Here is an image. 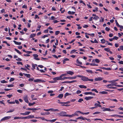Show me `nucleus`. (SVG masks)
<instances>
[{
	"label": "nucleus",
	"instance_id": "f03ea898",
	"mask_svg": "<svg viewBox=\"0 0 123 123\" xmlns=\"http://www.w3.org/2000/svg\"><path fill=\"white\" fill-rule=\"evenodd\" d=\"M28 81H29L31 82L33 81L35 82H45V81L43 80L40 79H37L36 80H34V78H31L29 79L28 80Z\"/></svg>",
	"mask_w": 123,
	"mask_h": 123
},
{
	"label": "nucleus",
	"instance_id": "b1692460",
	"mask_svg": "<svg viewBox=\"0 0 123 123\" xmlns=\"http://www.w3.org/2000/svg\"><path fill=\"white\" fill-rule=\"evenodd\" d=\"M68 13L69 14L73 15L75 13V12H71L70 11H69L68 12Z\"/></svg>",
	"mask_w": 123,
	"mask_h": 123
},
{
	"label": "nucleus",
	"instance_id": "a211bd4d",
	"mask_svg": "<svg viewBox=\"0 0 123 123\" xmlns=\"http://www.w3.org/2000/svg\"><path fill=\"white\" fill-rule=\"evenodd\" d=\"M69 60V59L68 58H66L64 59L63 61V64H65L66 63V61H68Z\"/></svg>",
	"mask_w": 123,
	"mask_h": 123
},
{
	"label": "nucleus",
	"instance_id": "6e6d98bb",
	"mask_svg": "<svg viewBox=\"0 0 123 123\" xmlns=\"http://www.w3.org/2000/svg\"><path fill=\"white\" fill-rule=\"evenodd\" d=\"M76 50L75 49H73L70 52V53L72 54L73 53L75 52Z\"/></svg>",
	"mask_w": 123,
	"mask_h": 123
},
{
	"label": "nucleus",
	"instance_id": "39448f33",
	"mask_svg": "<svg viewBox=\"0 0 123 123\" xmlns=\"http://www.w3.org/2000/svg\"><path fill=\"white\" fill-rule=\"evenodd\" d=\"M111 84H109L107 86H116V85L117 84V83L116 82H111Z\"/></svg>",
	"mask_w": 123,
	"mask_h": 123
},
{
	"label": "nucleus",
	"instance_id": "e433bc0d",
	"mask_svg": "<svg viewBox=\"0 0 123 123\" xmlns=\"http://www.w3.org/2000/svg\"><path fill=\"white\" fill-rule=\"evenodd\" d=\"M100 93H101L102 94H107V92L106 91H102L100 92Z\"/></svg>",
	"mask_w": 123,
	"mask_h": 123
},
{
	"label": "nucleus",
	"instance_id": "9b49d317",
	"mask_svg": "<svg viewBox=\"0 0 123 123\" xmlns=\"http://www.w3.org/2000/svg\"><path fill=\"white\" fill-rule=\"evenodd\" d=\"M78 112H79V113H81V114L83 115H87L89 113L88 112H86V113H84L83 112H81L79 111H78Z\"/></svg>",
	"mask_w": 123,
	"mask_h": 123
},
{
	"label": "nucleus",
	"instance_id": "a19ab883",
	"mask_svg": "<svg viewBox=\"0 0 123 123\" xmlns=\"http://www.w3.org/2000/svg\"><path fill=\"white\" fill-rule=\"evenodd\" d=\"M60 33L59 31H56L55 32V34L56 35H57Z\"/></svg>",
	"mask_w": 123,
	"mask_h": 123
},
{
	"label": "nucleus",
	"instance_id": "8fccbe9b",
	"mask_svg": "<svg viewBox=\"0 0 123 123\" xmlns=\"http://www.w3.org/2000/svg\"><path fill=\"white\" fill-rule=\"evenodd\" d=\"M91 91H94L95 92H96L97 93H98V92L97 91V90L96 89H93Z\"/></svg>",
	"mask_w": 123,
	"mask_h": 123
},
{
	"label": "nucleus",
	"instance_id": "2eb2a0df",
	"mask_svg": "<svg viewBox=\"0 0 123 123\" xmlns=\"http://www.w3.org/2000/svg\"><path fill=\"white\" fill-rule=\"evenodd\" d=\"M13 42L15 43L17 45H20L21 44V42H17L15 40L13 41Z\"/></svg>",
	"mask_w": 123,
	"mask_h": 123
},
{
	"label": "nucleus",
	"instance_id": "72a5a7b5",
	"mask_svg": "<svg viewBox=\"0 0 123 123\" xmlns=\"http://www.w3.org/2000/svg\"><path fill=\"white\" fill-rule=\"evenodd\" d=\"M77 63L78 64L80 65H82V63L80 62L79 61V60L78 59H77L76 61Z\"/></svg>",
	"mask_w": 123,
	"mask_h": 123
},
{
	"label": "nucleus",
	"instance_id": "f8f14e48",
	"mask_svg": "<svg viewBox=\"0 0 123 123\" xmlns=\"http://www.w3.org/2000/svg\"><path fill=\"white\" fill-rule=\"evenodd\" d=\"M103 79V78L101 77L96 78L94 80L96 81H99Z\"/></svg>",
	"mask_w": 123,
	"mask_h": 123
},
{
	"label": "nucleus",
	"instance_id": "338daca9",
	"mask_svg": "<svg viewBox=\"0 0 123 123\" xmlns=\"http://www.w3.org/2000/svg\"><path fill=\"white\" fill-rule=\"evenodd\" d=\"M22 7L23 8H27V6L26 5H24Z\"/></svg>",
	"mask_w": 123,
	"mask_h": 123
},
{
	"label": "nucleus",
	"instance_id": "de8ad7c7",
	"mask_svg": "<svg viewBox=\"0 0 123 123\" xmlns=\"http://www.w3.org/2000/svg\"><path fill=\"white\" fill-rule=\"evenodd\" d=\"M118 37L116 36H115L114 37L112 38V39H115L116 40H117L118 39Z\"/></svg>",
	"mask_w": 123,
	"mask_h": 123
},
{
	"label": "nucleus",
	"instance_id": "f257e3e1",
	"mask_svg": "<svg viewBox=\"0 0 123 123\" xmlns=\"http://www.w3.org/2000/svg\"><path fill=\"white\" fill-rule=\"evenodd\" d=\"M78 77L81 78V80L84 81H90L92 82L93 81V79H90L84 76L80 75H77Z\"/></svg>",
	"mask_w": 123,
	"mask_h": 123
},
{
	"label": "nucleus",
	"instance_id": "1a4fd4ad",
	"mask_svg": "<svg viewBox=\"0 0 123 123\" xmlns=\"http://www.w3.org/2000/svg\"><path fill=\"white\" fill-rule=\"evenodd\" d=\"M24 99L25 101L27 103H28L29 101L28 100V97L27 96H25L24 97Z\"/></svg>",
	"mask_w": 123,
	"mask_h": 123
},
{
	"label": "nucleus",
	"instance_id": "a18cd8bd",
	"mask_svg": "<svg viewBox=\"0 0 123 123\" xmlns=\"http://www.w3.org/2000/svg\"><path fill=\"white\" fill-rule=\"evenodd\" d=\"M108 88L109 89H116V87H108Z\"/></svg>",
	"mask_w": 123,
	"mask_h": 123
},
{
	"label": "nucleus",
	"instance_id": "4c0bfd02",
	"mask_svg": "<svg viewBox=\"0 0 123 123\" xmlns=\"http://www.w3.org/2000/svg\"><path fill=\"white\" fill-rule=\"evenodd\" d=\"M36 104L35 102H34L33 103H29V106H32L34 104Z\"/></svg>",
	"mask_w": 123,
	"mask_h": 123
},
{
	"label": "nucleus",
	"instance_id": "cd10ccee",
	"mask_svg": "<svg viewBox=\"0 0 123 123\" xmlns=\"http://www.w3.org/2000/svg\"><path fill=\"white\" fill-rule=\"evenodd\" d=\"M36 35V34H31L30 35V37L31 38H32L33 37H35Z\"/></svg>",
	"mask_w": 123,
	"mask_h": 123
},
{
	"label": "nucleus",
	"instance_id": "79ce46f5",
	"mask_svg": "<svg viewBox=\"0 0 123 123\" xmlns=\"http://www.w3.org/2000/svg\"><path fill=\"white\" fill-rule=\"evenodd\" d=\"M95 61L97 63H98L100 62L99 60L98 59H95Z\"/></svg>",
	"mask_w": 123,
	"mask_h": 123
},
{
	"label": "nucleus",
	"instance_id": "bb28decb",
	"mask_svg": "<svg viewBox=\"0 0 123 123\" xmlns=\"http://www.w3.org/2000/svg\"><path fill=\"white\" fill-rule=\"evenodd\" d=\"M92 93V92H85L84 93V94L85 95H87L88 94H91Z\"/></svg>",
	"mask_w": 123,
	"mask_h": 123
},
{
	"label": "nucleus",
	"instance_id": "37998d69",
	"mask_svg": "<svg viewBox=\"0 0 123 123\" xmlns=\"http://www.w3.org/2000/svg\"><path fill=\"white\" fill-rule=\"evenodd\" d=\"M14 111V109H13L12 110H10L7 112V113L12 112Z\"/></svg>",
	"mask_w": 123,
	"mask_h": 123
},
{
	"label": "nucleus",
	"instance_id": "423d86ee",
	"mask_svg": "<svg viewBox=\"0 0 123 123\" xmlns=\"http://www.w3.org/2000/svg\"><path fill=\"white\" fill-rule=\"evenodd\" d=\"M77 81L76 80H72L71 81H66L62 82V83H68L69 84H70L71 83H74V82H76Z\"/></svg>",
	"mask_w": 123,
	"mask_h": 123
},
{
	"label": "nucleus",
	"instance_id": "4468645a",
	"mask_svg": "<svg viewBox=\"0 0 123 123\" xmlns=\"http://www.w3.org/2000/svg\"><path fill=\"white\" fill-rule=\"evenodd\" d=\"M103 111H114L113 110H111V109L109 108H105V109L103 110Z\"/></svg>",
	"mask_w": 123,
	"mask_h": 123
},
{
	"label": "nucleus",
	"instance_id": "69168bd1",
	"mask_svg": "<svg viewBox=\"0 0 123 123\" xmlns=\"http://www.w3.org/2000/svg\"><path fill=\"white\" fill-rule=\"evenodd\" d=\"M48 37V36L47 35H44L42 37V38H44L46 37Z\"/></svg>",
	"mask_w": 123,
	"mask_h": 123
},
{
	"label": "nucleus",
	"instance_id": "f3484780",
	"mask_svg": "<svg viewBox=\"0 0 123 123\" xmlns=\"http://www.w3.org/2000/svg\"><path fill=\"white\" fill-rule=\"evenodd\" d=\"M67 73L71 75H72L74 74V73L72 71H69L67 72Z\"/></svg>",
	"mask_w": 123,
	"mask_h": 123
},
{
	"label": "nucleus",
	"instance_id": "bf43d9fd",
	"mask_svg": "<svg viewBox=\"0 0 123 123\" xmlns=\"http://www.w3.org/2000/svg\"><path fill=\"white\" fill-rule=\"evenodd\" d=\"M115 22H116V25H117L118 26V27H119V26L120 25L119 24H118V23L117 22V20H115Z\"/></svg>",
	"mask_w": 123,
	"mask_h": 123
},
{
	"label": "nucleus",
	"instance_id": "2f4dec72",
	"mask_svg": "<svg viewBox=\"0 0 123 123\" xmlns=\"http://www.w3.org/2000/svg\"><path fill=\"white\" fill-rule=\"evenodd\" d=\"M99 18V17L97 16H96L93 17V19H94L95 20H98Z\"/></svg>",
	"mask_w": 123,
	"mask_h": 123
},
{
	"label": "nucleus",
	"instance_id": "393cba45",
	"mask_svg": "<svg viewBox=\"0 0 123 123\" xmlns=\"http://www.w3.org/2000/svg\"><path fill=\"white\" fill-rule=\"evenodd\" d=\"M86 71L88 73H91L92 74L93 72L91 70H86Z\"/></svg>",
	"mask_w": 123,
	"mask_h": 123
},
{
	"label": "nucleus",
	"instance_id": "9d476101",
	"mask_svg": "<svg viewBox=\"0 0 123 123\" xmlns=\"http://www.w3.org/2000/svg\"><path fill=\"white\" fill-rule=\"evenodd\" d=\"M53 79L55 81H56L58 80H62L61 78L60 77V76L59 77H57L54 78Z\"/></svg>",
	"mask_w": 123,
	"mask_h": 123
},
{
	"label": "nucleus",
	"instance_id": "603ef678",
	"mask_svg": "<svg viewBox=\"0 0 123 123\" xmlns=\"http://www.w3.org/2000/svg\"><path fill=\"white\" fill-rule=\"evenodd\" d=\"M14 79L13 78H11L9 80L10 82H11L14 80Z\"/></svg>",
	"mask_w": 123,
	"mask_h": 123
},
{
	"label": "nucleus",
	"instance_id": "774afa93",
	"mask_svg": "<svg viewBox=\"0 0 123 123\" xmlns=\"http://www.w3.org/2000/svg\"><path fill=\"white\" fill-rule=\"evenodd\" d=\"M118 63L120 64H123V61H119L118 62Z\"/></svg>",
	"mask_w": 123,
	"mask_h": 123
},
{
	"label": "nucleus",
	"instance_id": "13d9d810",
	"mask_svg": "<svg viewBox=\"0 0 123 123\" xmlns=\"http://www.w3.org/2000/svg\"><path fill=\"white\" fill-rule=\"evenodd\" d=\"M17 91L20 93H22V91L21 90H17Z\"/></svg>",
	"mask_w": 123,
	"mask_h": 123
},
{
	"label": "nucleus",
	"instance_id": "dca6fc26",
	"mask_svg": "<svg viewBox=\"0 0 123 123\" xmlns=\"http://www.w3.org/2000/svg\"><path fill=\"white\" fill-rule=\"evenodd\" d=\"M63 94H60L57 97V98H59L61 99L63 96Z\"/></svg>",
	"mask_w": 123,
	"mask_h": 123
},
{
	"label": "nucleus",
	"instance_id": "0eeeda50",
	"mask_svg": "<svg viewBox=\"0 0 123 123\" xmlns=\"http://www.w3.org/2000/svg\"><path fill=\"white\" fill-rule=\"evenodd\" d=\"M11 117L10 116L2 118L0 120V122L2 121H4L10 118Z\"/></svg>",
	"mask_w": 123,
	"mask_h": 123
},
{
	"label": "nucleus",
	"instance_id": "864d4df0",
	"mask_svg": "<svg viewBox=\"0 0 123 123\" xmlns=\"http://www.w3.org/2000/svg\"><path fill=\"white\" fill-rule=\"evenodd\" d=\"M14 86V85L13 84H11L10 85H7V87H12Z\"/></svg>",
	"mask_w": 123,
	"mask_h": 123
},
{
	"label": "nucleus",
	"instance_id": "412c9836",
	"mask_svg": "<svg viewBox=\"0 0 123 123\" xmlns=\"http://www.w3.org/2000/svg\"><path fill=\"white\" fill-rule=\"evenodd\" d=\"M57 119H54L51 120H47V121H49L51 123H53L55 122L56 120Z\"/></svg>",
	"mask_w": 123,
	"mask_h": 123
},
{
	"label": "nucleus",
	"instance_id": "58836bf2",
	"mask_svg": "<svg viewBox=\"0 0 123 123\" xmlns=\"http://www.w3.org/2000/svg\"><path fill=\"white\" fill-rule=\"evenodd\" d=\"M1 83H7V81H6L5 80H2L1 81Z\"/></svg>",
	"mask_w": 123,
	"mask_h": 123
},
{
	"label": "nucleus",
	"instance_id": "7ed1b4c3",
	"mask_svg": "<svg viewBox=\"0 0 123 123\" xmlns=\"http://www.w3.org/2000/svg\"><path fill=\"white\" fill-rule=\"evenodd\" d=\"M34 117V116H27V117H15L14 119H19L22 118L23 119H26L32 118Z\"/></svg>",
	"mask_w": 123,
	"mask_h": 123
},
{
	"label": "nucleus",
	"instance_id": "052dcab7",
	"mask_svg": "<svg viewBox=\"0 0 123 123\" xmlns=\"http://www.w3.org/2000/svg\"><path fill=\"white\" fill-rule=\"evenodd\" d=\"M105 29L107 31H108L110 30V29L107 27H106L105 28Z\"/></svg>",
	"mask_w": 123,
	"mask_h": 123
},
{
	"label": "nucleus",
	"instance_id": "c85d7f7f",
	"mask_svg": "<svg viewBox=\"0 0 123 123\" xmlns=\"http://www.w3.org/2000/svg\"><path fill=\"white\" fill-rule=\"evenodd\" d=\"M95 105L96 107H100L101 106V105L97 103H95L94 104Z\"/></svg>",
	"mask_w": 123,
	"mask_h": 123
},
{
	"label": "nucleus",
	"instance_id": "ddd939ff",
	"mask_svg": "<svg viewBox=\"0 0 123 123\" xmlns=\"http://www.w3.org/2000/svg\"><path fill=\"white\" fill-rule=\"evenodd\" d=\"M93 98V97H86L84 98L86 100H88L91 99Z\"/></svg>",
	"mask_w": 123,
	"mask_h": 123
},
{
	"label": "nucleus",
	"instance_id": "e2e57ef3",
	"mask_svg": "<svg viewBox=\"0 0 123 123\" xmlns=\"http://www.w3.org/2000/svg\"><path fill=\"white\" fill-rule=\"evenodd\" d=\"M81 91L80 90H78L77 91L76 93L77 94H79L80 93H81Z\"/></svg>",
	"mask_w": 123,
	"mask_h": 123
},
{
	"label": "nucleus",
	"instance_id": "5701e85b",
	"mask_svg": "<svg viewBox=\"0 0 123 123\" xmlns=\"http://www.w3.org/2000/svg\"><path fill=\"white\" fill-rule=\"evenodd\" d=\"M112 67L113 68H114V67H116V68L115 69V70H117L118 69L117 67V66L116 64H115L112 65Z\"/></svg>",
	"mask_w": 123,
	"mask_h": 123
},
{
	"label": "nucleus",
	"instance_id": "c9c22d12",
	"mask_svg": "<svg viewBox=\"0 0 123 123\" xmlns=\"http://www.w3.org/2000/svg\"><path fill=\"white\" fill-rule=\"evenodd\" d=\"M118 80H119L118 79H117V80H112V81H109V82H115Z\"/></svg>",
	"mask_w": 123,
	"mask_h": 123
},
{
	"label": "nucleus",
	"instance_id": "6ab92c4d",
	"mask_svg": "<svg viewBox=\"0 0 123 123\" xmlns=\"http://www.w3.org/2000/svg\"><path fill=\"white\" fill-rule=\"evenodd\" d=\"M77 119H82L83 120H85L86 119L87 120V119H86L85 118L81 116L78 117L77 118Z\"/></svg>",
	"mask_w": 123,
	"mask_h": 123
},
{
	"label": "nucleus",
	"instance_id": "473e14b6",
	"mask_svg": "<svg viewBox=\"0 0 123 123\" xmlns=\"http://www.w3.org/2000/svg\"><path fill=\"white\" fill-rule=\"evenodd\" d=\"M79 111H76L74 113V114H72V115H77L78 114V113H79V112H78Z\"/></svg>",
	"mask_w": 123,
	"mask_h": 123
},
{
	"label": "nucleus",
	"instance_id": "20e7f679",
	"mask_svg": "<svg viewBox=\"0 0 123 123\" xmlns=\"http://www.w3.org/2000/svg\"><path fill=\"white\" fill-rule=\"evenodd\" d=\"M66 112L62 111L61 112L58 113V114L61 115H70L66 114Z\"/></svg>",
	"mask_w": 123,
	"mask_h": 123
},
{
	"label": "nucleus",
	"instance_id": "c03bdc74",
	"mask_svg": "<svg viewBox=\"0 0 123 123\" xmlns=\"http://www.w3.org/2000/svg\"><path fill=\"white\" fill-rule=\"evenodd\" d=\"M77 77V76H74V77H71V79H75Z\"/></svg>",
	"mask_w": 123,
	"mask_h": 123
},
{
	"label": "nucleus",
	"instance_id": "f704fd0d",
	"mask_svg": "<svg viewBox=\"0 0 123 123\" xmlns=\"http://www.w3.org/2000/svg\"><path fill=\"white\" fill-rule=\"evenodd\" d=\"M104 50H105L106 51L109 52V51H110V49L109 48H105Z\"/></svg>",
	"mask_w": 123,
	"mask_h": 123
},
{
	"label": "nucleus",
	"instance_id": "5fc2aeb1",
	"mask_svg": "<svg viewBox=\"0 0 123 123\" xmlns=\"http://www.w3.org/2000/svg\"><path fill=\"white\" fill-rule=\"evenodd\" d=\"M90 65H91V66H98V65L97 64H97H95L94 63H90Z\"/></svg>",
	"mask_w": 123,
	"mask_h": 123
},
{
	"label": "nucleus",
	"instance_id": "0e129e2a",
	"mask_svg": "<svg viewBox=\"0 0 123 123\" xmlns=\"http://www.w3.org/2000/svg\"><path fill=\"white\" fill-rule=\"evenodd\" d=\"M16 60L18 61H21L22 60V59L19 58H18L17 59H16Z\"/></svg>",
	"mask_w": 123,
	"mask_h": 123
},
{
	"label": "nucleus",
	"instance_id": "c756f323",
	"mask_svg": "<svg viewBox=\"0 0 123 123\" xmlns=\"http://www.w3.org/2000/svg\"><path fill=\"white\" fill-rule=\"evenodd\" d=\"M14 50L16 51L19 54H21L22 53L18 50L17 49H16L15 48L14 49Z\"/></svg>",
	"mask_w": 123,
	"mask_h": 123
},
{
	"label": "nucleus",
	"instance_id": "680f3d73",
	"mask_svg": "<svg viewBox=\"0 0 123 123\" xmlns=\"http://www.w3.org/2000/svg\"><path fill=\"white\" fill-rule=\"evenodd\" d=\"M17 63L18 65L21 64L22 65H23L22 63L20 62H17Z\"/></svg>",
	"mask_w": 123,
	"mask_h": 123
},
{
	"label": "nucleus",
	"instance_id": "ea45409f",
	"mask_svg": "<svg viewBox=\"0 0 123 123\" xmlns=\"http://www.w3.org/2000/svg\"><path fill=\"white\" fill-rule=\"evenodd\" d=\"M101 42L102 43H104L105 42V40L104 39H103L101 40Z\"/></svg>",
	"mask_w": 123,
	"mask_h": 123
},
{
	"label": "nucleus",
	"instance_id": "a878e982",
	"mask_svg": "<svg viewBox=\"0 0 123 123\" xmlns=\"http://www.w3.org/2000/svg\"><path fill=\"white\" fill-rule=\"evenodd\" d=\"M71 95V94H70L68 93L67 92L64 95V97L65 98L67 96H68L69 95Z\"/></svg>",
	"mask_w": 123,
	"mask_h": 123
},
{
	"label": "nucleus",
	"instance_id": "3c124183",
	"mask_svg": "<svg viewBox=\"0 0 123 123\" xmlns=\"http://www.w3.org/2000/svg\"><path fill=\"white\" fill-rule=\"evenodd\" d=\"M50 113L49 112H44V114L45 115H48Z\"/></svg>",
	"mask_w": 123,
	"mask_h": 123
},
{
	"label": "nucleus",
	"instance_id": "7c9ffc66",
	"mask_svg": "<svg viewBox=\"0 0 123 123\" xmlns=\"http://www.w3.org/2000/svg\"><path fill=\"white\" fill-rule=\"evenodd\" d=\"M67 75V74H62L60 76V77L61 78V79H62V77L66 76V75Z\"/></svg>",
	"mask_w": 123,
	"mask_h": 123
},
{
	"label": "nucleus",
	"instance_id": "4d7b16f0",
	"mask_svg": "<svg viewBox=\"0 0 123 123\" xmlns=\"http://www.w3.org/2000/svg\"><path fill=\"white\" fill-rule=\"evenodd\" d=\"M6 96L9 98H10L12 96V94L7 95Z\"/></svg>",
	"mask_w": 123,
	"mask_h": 123
},
{
	"label": "nucleus",
	"instance_id": "6e6552de",
	"mask_svg": "<svg viewBox=\"0 0 123 123\" xmlns=\"http://www.w3.org/2000/svg\"><path fill=\"white\" fill-rule=\"evenodd\" d=\"M30 113V112L26 111L24 113H20V114H18V115H28L29 114V113Z\"/></svg>",
	"mask_w": 123,
	"mask_h": 123
},
{
	"label": "nucleus",
	"instance_id": "aec40b11",
	"mask_svg": "<svg viewBox=\"0 0 123 123\" xmlns=\"http://www.w3.org/2000/svg\"><path fill=\"white\" fill-rule=\"evenodd\" d=\"M23 74L25 76H26L27 78H30L31 77L30 75L29 74H26L24 73Z\"/></svg>",
	"mask_w": 123,
	"mask_h": 123
},
{
	"label": "nucleus",
	"instance_id": "4be33fe9",
	"mask_svg": "<svg viewBox=\"0 0 123 123\" xmlns=\"http://www.w3.org/2000/svg\"><path fill=\"white\" fill-rule=\"evenodd\" d=\"M79 86L80 88H86V86L83 85H79Z\"/></svg>",
	"mask_w": 123,
	"mask_h": 123
},
{
	"label": "nucleus",
	"instance_id": "09e8293b",
	"mask_svg": "<svg viewBox=\"0 0 123 123\" xmlns=\"http://www.w3.org/2000/svg\"><path fill=\"white\" fill-rule=\"evenodd\" d=\"M83 101V99H82L80 98L79 99L78 101V102L80 103Z\"/></svg>",
	"mask_w": 123,
	"mask_h": 123
},
{
	"label": "nucleus",
	"instance_id": "49530a36",
	"mask_svg": "<svg viewBox=\"0 0 123 123\" xmlns=\"http://www.w3.org/2000/svg\"><path fill=\"white\" fill-rule=\"evenodd\" d=\"M33 56L34 57H38V55L37 54H34L33 55Z\"/></svg>",
	"mask_w": 123,
	"mask_h": 123
}]
</instances>
